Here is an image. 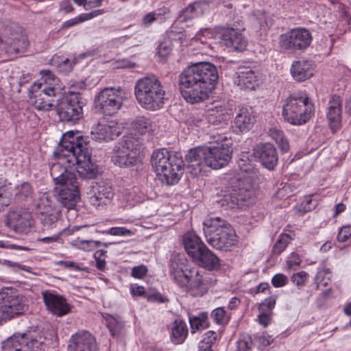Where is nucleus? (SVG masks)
I'll list each match as a JSON object with an SVG mask.
<instances>
[{"mask_svg": "<svg viewBox=\"0 0 351 351\" xmlns=\"http://www.w3.org/2000/svg\"><path fill=\"white\" fill-rule=\"evenodd\" d=\"M6 223L16 232L22 233L29 230L33 225V219L29 212L14 210L8 213Z\"/></svg>", "mask_w": 351, "mask_h": 351, "instance_id": "5701e85b", "label": "nucleus"}, {"mask_svg": "<svg viewBox=\"0 0 351 351\" xmlns=\"http://www.w3.org/2000/svg\"><path fill=\"white\" fill-rule=\"evenodd\" d=\"M60 217V212L58 209L47 210L39 214V220L44 228H49L56 226Z\"/></svg>", "mask_w": 351, "mask_h": 351, "instance_id": "f704fd0d", "label": "nucleus"}, {"mask_svg": "<svg viewBox=\"0 0 351 351\" xmlns=\"http://www.w3.org/2000/svg\"><path fill=\"white\" fill-rule=\"evenodd\" d=\"M56 95V91L53 87L43 85V82H35L29 89V97L32 99H34L33 104L38 110H51Z\"/></svg>", "mask_w": 351, "mask_h": 351, "instance_id": "dca6fc26", "label": "nucleus"}, {"mask_svg": "<svg viewBox=\"0 0 351 351\" xmlns=\"http://www.w3.org/2000/svg\"><path fill=\"white\" fill-rule=\"evenodd\" d=\"M58 264L64 268H69L74 271H83L84 269L80 267V265L70 261H60Z\"/></svg>", "mask_w": 351, "mask_h": 351, "instance_id": "680f3d73", "label": "nucleus"}, {"mask_svg": "<svg viewBox=\"0 0 351 351\" xmlns=\"http://www.w3.org/2000/svg\"><path fill=\"white\" fill-rule=\"evenodd\" d=\"M276 296H271L266 298L261 304L260 309L262 311H267L272 310L276 304Z\"/></svg>", "mask_w": 351, "mask_h": 351, "instance_id": "603ef678", "label": "nucleus"}, {"mask_svg": "<svg viewBox=\"0 0 351 351\" xmlns=\"http://www.w3.org/2000/svg\"><path fill=\"white\" fill-rule=\"evenodd\" d=\"M134 95L142 108L157 110L162 107L166 93L158 77L151 75L143 77L136 81Z\"/></svg>", "mask_w": 351, "mask_h": 351, "instance_id": "20e7f679", "label": "nucleus"}, {"mask_svg": "<svg viewBox=\"0 0 351 351\" xmlns=\"http://www.w3.org/2000/svg\"><path fill=\"white\" fill-rule=\"evenodd\" d=\"M317 203L312 199V195L304 197V199L300 205V210L303 213H307L315 209Z\"/></svg>", "mask_w": 351, "mask_h": 351, "instance_id": "a18cd8bd", "label": "nucleus"}, {"mask_svg": "<svg viewBox=\"0 0 351 351\" xmlns=\"http://www.w3.org/2000/svg\"><path fill=\"white\" fill-rule=\"evenodd\" d=\"M307 276L308 274L306 271H302L293 274L291 280L297 286H303L306 280Z\"/></svg>", "mask_w": 351, "mask_h": 351, "instance_id": "864d4df0", "label": "nucleus"}, {"mask_svg": "<svg viewBox=\"0 0 351 351\" xmlns=\"http://www.w3.org/2000/svg\"><path fill=\"white\" fill-rule=\"evenodd\" d=\"M314 71L313 63L306 60L294 61L290 69L292 77L297 82L308 80L313 75Z\"/></svg>", "mask_w": 351, "mask_h": 351, "instance_id": "cd10ccee", "label": "nucleus"}, {"mask_svg": "<svg viewBox=\"0 0 351 351\" xmlns=\"http://www.w3.org/2000/svg\"><path fill=\"white\" fill-rule=\"evenodd\" d=\"M291 239H292L289 234H280L272 247V254L275 255L280 254L286 249Z\"/></svg>", "mask_w": 351, "mask_h": 351, "instance_id": "4c0bfd02", "label": "nucleus"}, {"mask_svg": "<svg viewBox=\"0 0 351 351\" xmlns=\"http://www.w3.org/2000/svg\"><path fill=\"white\" fill-rule=\"evenodd\" d=\"M314 112V104L304 93L290 95L285 99L282 107L285 120L295 125H301L308 122Z\"/></svg>", "mask_w": 351, "mask_h": 351, "instance_id": "0eeeda50", "label": "nucleus"}, {"mask_svg": "<svg viewBox=\"0 0 351 351\" xmlns=\"http://www.w3.org/2000/svg\"><path fill=\"white\" fill-rule=\"evenodd\" d=\"M219 75L216 66L200 62L185 68L180 74L178 86L182 97L190 104L204 101L215 88Z\"/></svg>", "mask_w": 351, "mask_h": 351, "instance_id": "f03ea898", "label": "nucleus"}, {"mask_svg": "<svg viewBox=\"0 0 351 351\" xmlns=\"http://www.w3.org/2000/svg\"><path fill=\"white\" fill-rule=\"evenodd\" d=\"M219 38L224 45L232 47L235 51H242L247 47V40L236 29L229 27L218 28Z\"/></svg>", "mask_w": 351, "mask_h": 351, "instance_id": "aec40b11", "label": "nucleus"}, {"mask_svg": "<svg viewBox=\"0 0 351 351\" xmlns=\"http://www.w3.org/2000/svg\"><path fill=\"white\" fill-rule=\"evenodd\" d=\"M42 75L41 80L44 82L43 85L51 86V85L55 84L57 81L56 75L49 70H42L40 71Z\"/></svg>", "mask_w": 351, "mask_h": 351, "instance_id": "49530a36", "label": "nucleus"}, {"mask_svg": "<svg viewBox=\"0 0 351 351\" xmlns=\"http://www.w3.org/2000/svg\"><path fill=\"white\" fill-rule=\"evenodd\" d=\"M351 236V225L342 226L337 234L338 241L343 243L348 240Z\"/></svg>", "mask_w": 351, "mask_h": 351, "instance_id": "de8ad7c7", "label": "nucleus"}, {"mask_svg": "<svg viewBox=\"0 0 351 351\" xmlns=\"http://www.w3.org/2000/svg\"><path fill=\"white\" fill-rule=\"evenodd\" d=\"M206 149V165L213 169L223 167L231 160L232 149L228 143H217Z\"/></svg>", "mask_w": 351, "mask_h": 351, "instance_id": "f3484780", "label": "nucleus"}, {"mask_svg": "<svg viewBox=\"0 0 351 351\" xmlns=\"http://www.w3.org/2000/svg\"><path fill=\"white\" fill-rule=\"evenodd\" d=\"M32 187L29 182H23L16 188V197L19 200H25L32 197Z\"/></svg>", "mask_w": 351, "mask_h": 351, "instance_id": "a19ab883", "label": "nucleus"}, {"mask_svg": "<svg viewBox=\"0 0 351 351\" xmlns=\"http://www.w3.org/2000/svg\"><path fill=\"white\" fill-rule=\"evenodd\" d=\"M204 226L207 242L216 250L230 251L237 244L235 231L219 217L210 219L204 223Z\"/></svg>", "mask_w": 351, "mask_h": 351, "instance_id": "423d86ee", "label": "nucleus"}, {"mask_svg": "<svg viewBox=\"0 0 351 351\" xmlns=\"http://www.w3.org/2000/svg\"><path fill=\"white\" fill-rule=\"evenodd\" d=\"M208 6V3L206 1H195L180 12L178 19L181 22H186L195 19L202 15Z\"/></svg>", "mask_w": 351, "mask_h": 351, "instance_id": "c756f323", "label": "nucleus"}, {"mask_svg": "<svg viewBox=\"0 0 351 351\" xmlns=\"http://www.w3.org/2000/svg\"><path fill=\"white\" fill-rule=\"evenodd\" d=\"M106 253L105 251L99 250H97L95 254L94 257L96 260V267L98 269L103 271L106 267V261L104 259H101V257Z\"/></svg>", "mask_w": 351, "mask_h": 351, "instance_id": "13d9d810", "label": "nucleus"}, {"mask_svg": "<svg viewBox=\"0 0 351 351\" xmlns=\"http://www.w3.org/2000/svg\"><path fill=\"white\" fill-rule=\"evenodd\" d=\"M341 98L337 95H332L329 100L327 118L332 130L337 129L341 121Z\"/></svg>", "mask_w": 351, "mask_h": 351, "instance_id": "c85d7f7f", "label": "nucleus"}, {"mask_svg": "<svg viewBox=\"0 0 351 351\" xmlns=\"http://www.w3.org/2000/svg\"><path fill=\"white\" fill-rule=\"evenodd\" d=\"M188 333V326L183 320L177 319L173 322L170 337L173 343H182L186 339Z\"/></svg>", "mask_w": 351, "mask_h": 351, "instance_id": "473e14b6", "label": "nucleus"}, {"mask_svg": "<svg viewBox=\"0 0 351 351\" xmlns=\"http://www.w3.org/2000/svg\"><path fill=\"white\" fill-rule=\"evenodd\" d=\"M106 233L114 236H126L132 234L131 230L124 227L111 228L106 232Z\"/></svg>", "mask_w": 351, "mask_h": 351, "instance_id": "6e6d98bb", "label": "nucleus"}, {"mask_svg": "<svg viewBox=\"0 0 351 351\" xmlns=\"http://www.w3.org/2000/svg\"><path fill=\"white\" fill-rule=\"evenodd\" d=\"M69 351H98L95 337L87 331H80L71 336Z\"/></svg>", "mask_w": 351, "mask_h": 351, "instance_id": "4be33fe9", "label": "nucleus"}, {"mask_svg": "<svg viewBox=\"0 0 351 351\" xmlns=\"http://www.w3.org/2000/svg\"><path fill=\"white\" fill-rule=\"evenodd\" d=\"M256 122L255 117L247 108H240L233 121L232 128L237 133L250 131Z\"/></svg>", "mask_w": 351, "mask_h": 351, "instance_id": "bb28decb", "label": "nucleus"}, {"mask_svg": "<svg viewBox=\"0 0 351 351\" xmlns=\"http://www.w3.org/2000/svg\"><path fill=\"white\" fill-rule=\"evenodd\" d=\"M74 64H75L74 60H70L69 58H66L59 64V68L62 71L67 73L73 69Z\"/></svg>", "mask_w": 351, "mask_h": 351, "instance_id": "052dcab7", "label": "nucleus"}, {"mask_svg": "<svg viewBox=\"0 0 351 351\" xmlns=\"http://www.w3.org/2000/svg\"><path fill=\"white\" fill-rule=\"evenodd\" d=\"M238 165L241 171L250 173L253 171L254 167L246 156H243L238 161Z\"/></svg>", "mask_w": 351, "mask_h": 351, "instance_id": "09e8293b", "label": "nucleus"}, {"mask_svg": "<svg viewBox=\"0 0 351 351\" xmlns=\"http://www.w3.org/2000/svg\"><path fill=\"white\" fill-rule=\"evenodd\" d=\"M120 128L115 122L99 123L92 130V138L95 141H108L120 134Z\"/></svg>", "mask_w": 351, "mask_h": 351, "instance_id": "a878e982", "label": "nucleus"}, {"mask_svg": "<svg viewBox=\"0 0 351 351\" xmlns=\"http://www.w3.org/2000/svg\"><path fill=\"white\" fill-rule=\"evenodd\" d=\"M206 147H198L190 149L185 156V160L191 173L197 176L202 171L203 164L206 165Z\"/></svg>", "mask_w": 351, "mask_h": 351, "instance_id": "393cba45", "label": "nucleus"}, {"mask_svg": "<svg viewBox=\"0 0 351 351\" xmlns=\"http://www.w3.org/2000/svg\"><path fill=\"white\" fill-rule=\"evenodd\" d=\"M171 44L168 40H164L160 43L158 47V53L162 58L167 57L171 51Z\"/></svg>", "mask_w": 351, "mask_h": 351, "instance_id": "8fccbe9b", "label": "nucleus"}, {"mask_svg": "<svg viewBox=\"0 0 351 351\" xmlns=\"http://www.w3.org/2000/svg\"><path fill=\"white\" fill-rule=\"evenodd\" d=\"M288 282V278L282 274L274 275L271 279V284L275 287H282Z\"/></svg>", "mask_w": 351, "mask_h": 351, "instance_id": "3c124183", "label": "nucleus"}, {"mask_svg": "<svg viewBox=\"0 0 351 351\" xmlns=\"http://www.w3.org/2000/svg\"><path fill=\"white\" fill-rule=\"evenodd\" d=\"M301 258L300 256L295 252H292L287 261V268L291 270L294 267L299 266L301 263Z\"/></svg>", "mask_w": 351, "mask_h": 351, "instance_id": "5fc2aeb1", "label": "nucleus"}, {"mask_svg": "<svg viewBox=\"0 0 351 351\" xmlns=\"http://www.w3.org/2000/svg\"><path fill=\"white\" fill-rule=\"evenodd\" d=\"M237 84L242 89L254 90L257 85L258 77L250 68L240 69L237 72Z\"/></svg>", "mask_w": 351, "mask_h": 351, "instance_id": "7c9ffc66", "label": "nucleus"}, {"mask_svg": "<svg viewBox=\"0 0 351 351\" xmlns=\"http://www.w3.org/2000/svg\"><path fill=\"white\" fill-rule=\"evenodd\" d=\"M237 351H251L252 340L249 335L241 336L238 341Z\"/></svg>", "mask_w": 351, "mask_h": 351, "instance_id": "c03bdc74", "label": "nucleus"}, {"mask_svg": "<svg viewBox=\"0 0 351 351\" xmlns=\"http://www.w3.org/2000/svg\"><path fill=\"white\" fill-rule=\"evenodd\" d=\"M0 43L8 54L23 53L29 46V40L24 29L15 23L4 25L1 27Z\"/></svg>", "mask_w": 351, "mask_h": 351, "instance_id": "9d476101", "label": "nucleus"}, {"mask_svg": "<svg viewBox=\"0 0 351 351\" xmlns=\"http://www.w3.org/2000/svg\"><path fill=\"white\" fill-rule=\"evenodd\" d=\"M84 105V99L80 93L69 90L58 100L56 110L61 121L75 123L82 118Z\"/></svg>", "mask_w": 351, "mask_h": 351, "instance_id": "9b49d317", "label": "nucleus"}, {"mask_svg": "<svg viewBox=\"0 0 351 351\" xmlns=\"http://www.w3.org/2000/svg\"><path fill=\"white\" fill-rule=\"evenodd\" d=\"M132 128L138 134H144L152 130V123L145 116L137 117L132 123Z\"/></svg>", "mask_w": 351, "mask_h": 351, "instance_id": "e433bc0d", "label": "nucleus"}, {"mask_svg": "<svg viewBox=\"0 0 351 351\" xmlns=\"http://www.w3.org/2000/svg\"><path fill=\"white\" fill-rule=\"evenodd\" d=\"M60 10L64 11L65 13H70L73 11V7L69 0H64L60 2Z\"/></svg>", "mask_w": 351, "mask_h": 351, "instance_id": "774afa93", "label": "nucleus"}, {"mask_svg": "<svg viewBox=\"0 0 351 351\" xmlns=\"http://www.w3.org/2000/svg\"><path fill=\"white\" fill-rule=\"evenodd\" d=\"M259 323L263 325V326L266 327L267 326L271 321V315L269 313H265L263 311L261 314L258 315V317Z\"/></svg>", "mask_w": 351, "mask_h": 351, "instance_id": "338daca9", "label": "nucleus"}, {"mask_svg": "<svg viewBox=\"0 0 351 351\" xmlns=\"http://www.w3.org/2000/svg\"><path fill=\"white\" fill-rule=\"evenodd\" d=\"M12 202V193L0 180V212L4 210Z\"/></svg>", "mask_w": 351, "mask_h": 351, "instance_id": "ea45409f", "label": "nucleus"}, {"mask_svg": "<svg viewBox=\"0 0 351 351\" xmlns=\"http://www.w3.org/2000/svg\"><path fill=\"white\" fill-rule=\"evenodd\" d=\"M189 323L192 334L207 328L209 326L208 313L201 312L197 315L190 316Z\"/></svg>", "mask_w": 351, "mask_h": 351, "instance_id": "72a5a7b5", "label": "nucleus"}, {"mask_svg": "<svg viewBox=\"0 0 351 351\" xmlns=\"http://www.w3.org/2000/svg\"><path fill=\"white\" fill-rule=\"evenodd\" d=\"M147 267L141 265L133 267L131 274L135 278H143L147 274Z\"/></svg>", "mask_w": 351, "mask_h": 351, "instance_id": "4d7b16f0", "label": "nucleus"}, {"mask_svg": "<svg viewBox=\"0 0 351 351\" xmlns=\"http://www.w3.org/2000/svg\"><path fill=\"white\" fill-rule=\"evenodd\" d=\"M81 247L84 250H90L92 247H97L100 245V241L82 240L80 241Z\"/></svg>", "mask_w": 351, "mask_h": 351, "instance_id": "e2e57ef3", "label": "nucleus"}, {"mask_svg": "<svg viewBox=\"0 0 351 351\" xmlns=\"http://www.w3.org/2000/svg\"><path fill=\"white\" fill-rule=\"evenodd\" d=\"M151 162L157 175L168 185L178 182L179 171H182L184 166L180 153L169 152L166 149L154 151L151 157Z\"/></svg>", "mask_w": 351, "mask_h": 351, "instance_id": "39448f33", "label": "nucleus"}, {"mask_svg": "<svg viewBox=\"0 0 351 351\" xmlns=\"http://www.w3.org/2000/svg\"><path fill=\"white\" fill-rule=\"evenodd\" d=\"M183 243L187 254L197 261L199 265L209 271L217 270L219 268L221 265L219 258L207 247L196 234H186L183 238Z\"/></svg>", "mask_w": 351, "mask_h": 351, "instance_id": "6e6552de", "label": "nucleus"}, {"mask_svg": "<svg viewBox=\"0 0 351 351\" xmlns=\"http://www.w3.org/2000/svg\"><path fill=\"white\" fill-rule=\"evenodd\" d=\"M234 193H237L235 189H232L226 193L223 199L220 200L221 205L231 209L235 208H242L243 207V203H241L239 199V196Z\"/></svg>", "mask_w": 351, "mask_h": 351, "instance_id": "c9c22d12", "label": "nucleus"}, {"mask_svg": "<svg viewBox=\"0 0 351 351\" xmlns=\"http://www.w3.org/2000/svg\"><path fill=\"white\" fill-rule=\"evenodd\" d=\"M147 300L149 302H155L160 303H165L169 302V299L160 293H155L147 295Z\"/></svg>", "mask_w": 351, "mask_h": 351, "instance_id": "bf43d9fd", "label": "nucleus"}, {"mask_svg": "<svg viewBox=\"0 0 351 351\" xmlns=\"http://www.w3.org/2000/svg\"><path fill=\"white\" fill-rule=\"evenodd\" d=\"M5 263L8 267H12L14 269H21L26 271H30V267L26 265H21L18 263H15L11 261H5Z\"/></svg>", "mask_w": 351, "mask_h": 351, "instance_id": "69168bd1", "label": "nucleus"}, {"mask_svg": "<svg viewBox=\"0 0 351 351\" xmlns=\"http://www.w3.org/2000/svg\"><path fill=\"white\" fill-rule=\"evenodd\" d=\"M138 141L127 137L119 142L111 153L112 162L121 168H132L141 162L136 153Z\"/></svg>", "mask_w": 351, "mask_h": 351, "instance_id": "f8f14e48", "label": "nucleus"}, {"mask_svg": "<svg viewBox=\"0 0 351 351\" xmlns=\"http://www.w3.org/2000/svg\"><path fill=\"white\" fill-rule=\"evenodd\" d=\"M65 183L59 184L57 199L67 209H73L80 199V189L77 177Z\"/></svg>", "mask_w": 351, "mask_h": 351, "instance_id": "a211bd4d", "label": "nucleus"}, {"mask_svg": "<svg viewBox=\"0 0 351 351\" xmlns=\"http://www.w3.org/2000/svg\"><path fill=\"white\" fill-rule=\"evenodd\" d=\"M121 88H105L95 98V108L104 115L116 114L122 106Z\"/></svg>", "mask_w": 351, "mask_h": 351, "instance_id": "4468645a", "label": "nucleus"}, {"mask_svg": "<svg viewBox=\"0 0 351 351\" xmlns=\"http://www.w3.org/2000/svg\"><path fill=\"white\" fill-rule=\"evenodd\" d=\"M171 276L175 282L193 297H202L217 281L215 276L197 267L183 269L176 262L171 264Z\"/></svg>", "mask_w": 351, "mask_h": 351, "instance_id": "7ed1b4c3", "label": "nucleus"}, {"mask_svg": "<svg viewBox=\"0 0 351 351\" xmlns=\"http://www.w3.org/2000/svg\"><path fill=\"white\" fill-rule=\"evenodd\" d=\"M216 339L217 334L213 330L207 331L206 333H204L203 339L199 342V346H207L208 348H212Z\"/></svg>", "mask_w": 351, "mask_h": 351, "instance_id": "37998d69", "label": "nucleus"}, {"mask_svg": "<svg viewBox=\"0 0 351 351\" xmlns=\"http://www.w3.org/2000/svg\"><path fill=\"white\" fill-rule=\"evenodd\" d=\"M253 155L269 170H273L277 165L278 156L275 146L271 143L257 144L253 149Z\"/></svg>", "mask_w": 351, "mask_h": 351, "instance_id": "6ab92c4d", "label": "nucleus"}, {"mask_svg": "<svg viewBox=\"0 0 351 351\" xmlns=\"http://www.w3.org/2000/svg\"><path fill=\"white\" fill-rule=\"evenodd\" d=\"M114 196L111 184L106 181H99L92 186L90 202L95 206L106 205Z\"/></svg>", "mask_w": 351, "mask_h": 351, "instance_id": "b1692460", "label": "nucleus"}, {"mask_svg": "<svg viewBox=\"0 0 351 351\" xmlns=\"http://www.w3.org/2000/svg\"><path fill=\"white\" fill-rule=\"evenodd\" d=\"M53 156L58 162L51 166L50 173L56 185L71 182L76 178L74 173L67 169L74 165H77V172L84 180L95 179L99 173L97 165L91 159L88 137L80 135L78 131L63 134Z\"/></svg>", "mask_w": 351, "mask_h": 351, "instance_id": "f257e3e1", "label": "nucleus"}, {"mask_svg": "<svg viewBox=\"0 0 351 351\" xmlns=\"http://www.w3.org/2000/svg\"><path fill=\"white\" fill-rule=\"evenodd\" d=\"M211 317L219 324H224L228 322L226 312L222 307H219L213 310L211 313Z\"/></svg>", "mask_w": 351, "mask_h": 351, "instance_id": "79ce46f5", "label": "nucleus"}, {"mask_svg": "<svg viewBox=\"0 0 351 351\" xmlns=\"http://www.w3.org/2000/svg\"><path fill=\"white\" fill-rule=\"evenodd\" d=\"M204 120L205 117L201 113H193L190 117L191 123L196 126H200Z\"/></svg>", "mask_w": 351, "mask_h": 351, "instance_id": "0e129e2a", "label": "nucleus"}, {"mask_svg": "<svg viewBox=\"0 0 351 351\" xmlns=\"http://www.w3.org/2000/svg\"><path fill=\"white\" fill-rule=\"evenodd\" d=\"M239 199L243 203V206H249L255 202V191L250 182L239 181L237 188H234Z\"/></svg>", "mask_w": 351, "mask_h": 351, "instance_id": "2f4dec72", "label": "nucleus"}, {"mask_svg": "<svg viewBox=\"0 0 351 351\" xmlns=\"http://www.w3.org/2000/svg\"><path fill=\"white\" fill-rule=\"evenodd\" d=\"M35 206L38 214L45 213L47 210L56 209L52 206L51 201L49 199V195L47 193H43L40 195L38 199L35 202Z\"/></svg>", "mask_w": 351, "mask_h": 351, "instance_id": "58836bf2", "label": "nucleus"}, {"mask_svg": "<svg viewBox=\"0 0 351 351\" xmlns=\"http://www.w3.org/2000/svg\"><path fill=\"white\" fill-rule=\"evenodd\" d=\"M42 295L47 309L52 314L62 317L70 312V306L63 296L49 291H43Z\"/></svg>", "mask_w": 351, "mask_h": 351, "instance_id": "412c9836", "label": "nucleus"}, {"mask_svg": "<svg viewBox=\"0 0 351 351\" xmlns=\"http://www.w3.org/2000/svg\"><path fill=\"white\" fill-rule=\"evenodd\" d=\"M0 324L25 313L28 309L26 298L16 289L5 287L0 291Z\"/></svg>", "mask_w": 351, "mask_h": 351, "instance_id": "1a4fd4ad", "label": "nucleus"}, {"mask_svg": "<svg viewBox=\"0 0 351 351\" xmlns=\"http://www.w3.org/2000/svg\"><path fill=\"white\" fill-rule=\"evenodd\" d=\"M312 36L305 28H294L280 36V46L290 52L304 51L311 44Z\"/></svg>", "mask_w": 351, "mask_h": 351, "instance_id": "2eb2a0df", "label": "nucleus"}, {"mask_svg": "<svg viewBox=\"0 0 351 351\" xmlns=\"http://www.w3.org/2000/svg\"><path fill=\"white\" fill-rule=\"evenodd\" d=\"M42 337L36 332L27 331L14 334L2 342L3 351H41Z\"/></svg>", "mask_w": 351, "mask_h": 351, "instance_id": "ddd939ff", "label": "nucleus"}]
</instances>
